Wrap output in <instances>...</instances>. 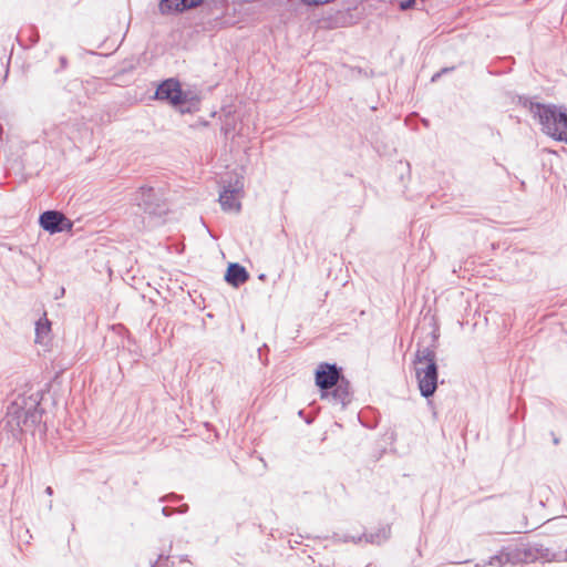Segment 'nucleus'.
<instances>
[{
  "label": "nucleus",
  "instance_id": "nucleus-1",
  "mask_svg": "<svg viewBox=\"0 0 567 567\" xmlns=\"http://www.w3.org/2000/svg\"><path fill=\"white\" fill-rule=\"evenodd\" d=\"M42 412L38 393L29 396L19 395L8 406L6 425L13 432L33 431L41 423Z\"/></svg>",
  "mask_w": 567,
  "mask_h": 567
},
{
  "label": "nucleus",
  "instance_id": "nucleus-2",
  "mask_svg": "<svg viewBox=\"0 0 567 567\" xmlns=\"http://www.w3.org/2000/svg\"><path fill=\"white\" fill-rule=\"evenodd\" d=\"M528 110L538 123L542 131L550 137L558 141H565L567 137V110L561 106L528 103Z\"/></svg>",
  "mask_w": 567,
  "mask_h": 567
},
{
  "label": "nucleus",
  "instance_id": "nucleus-3",
  "mask_svg": "<svg viewBox=\"0 0 567 567\" xmlns=\"http://www.w3.org/2000/svg\"><path fill=\"white\" fill-rule=\"evenodd\" d=\"M532 557L533 555L530 553V549L518 547H503L496 555L489 557L488 560H484L482 564H476L475 567H504L506 565H517L519 563L527 561Z\"/></svg>",
  "mask_w": 567,
  "mask_h": 567
},
{
  "label": "nucleus",
  "instance_id": "nucleus-4",
  "mask_svg": "<svg viewBox=\"0 0 567 567\" xmlns=\"http://www.w3.org/2000/svg\"><path fill=\"white\" fill-rule=\"evenodd\" d=\"M135 202L146 214L162 216L168 210L163 197L153 187H141Z\"/></svg>",
  "mask_w": 567,
  "mask_h": 567
},
{
  "label": "nucleus",
  "instance_id": "nucleus-5",
  "mask_svg": "<svg viewBox=\"0 0 567 567\" xmlns=\"http://www.w3.org/2000/svg\"><path fill=\"white\" fill-rule=\"evenodd\" d=\"M244 190V182L243 178L236 176L235 181L229 179L227 185H224L223 190L219 194V203L224 210L226 212H239L241 208V204L239 198Z\"/></svg>",
  "mask_w": 567,
  "mask_h": 567
},
{
  "label": "nucleus",
  "instance_id": "nucleus-6",
  "mask_svg": "<svg viewBox=\"0 0 567 567\" xmlns=\"http://www.w3.org/2000/svg\"><path fill=\"white\" fill-rule=\"evenodd\" d=\"M155 99L166 101L174 106H179L187 101V93L182 90L178 80L171 78L157 86Z\"/></svg>",
  "mask_w": 567,
  "mask_h": 567
},
{
  "label": "nucleus",
  "instance_id": "nucleus-7",
  "mask_svg": "<svg viewBox=\"0 0 567 567\" xmlns=\"http://www.w3.org/2000/svg\"><path fill=\"white\" fill-rule=\"evenodd\" d=\"M40 226L50 234L70 231L73 223L59 210H45L39 217Z\"/></svg>",
  "mask_w": 567,
  "mask_h": 567
},
{
  "label": "nucleus",
  "instance_id": "nucleus-8",
  "mask_svg": "<svg viewBox=\"0 0 567 567\" xmlns=\"http://www.w3.org/2000/svg\"><path fill=\"white\" fill-rule=\"evenodd\" d=\"M343 378L337 364L320 363L316 370V384L321 393L331 390Z\"/></svg>",
  "mask_w": 567,
  "mask_h": 567
},
{
  "label": "nucleus",
  "instance_id": "nucleus-9",
  "mask_svg": "<svg viewBox=\"0 0 567 567\" xmlns=\"http://www.w3.org/2000/svg\"><path fill=\"white\" fill-rule=\"evenodd\" d=\"M415 377L421 395L426 399L432 396L437 388L439 373L436 362L426 363L425 370L421 369Z\"/></svg>",
  "mask_w": 567,
  "mask_h": 567
},
{
  "label": "nucleus",
  "instance_id": "nucleus-10",
  "mask_svg": "<svg viewBox=\"0 0 567 567\" xmlns=\"http://www.w3.org/2000/svg\"><path fill=\"white\" fill-rule=\"evenodd\" d=\"M321 399H328L333 404L347 406L352 400L350 382L343 378L331 390L321 393Z\"/></svg>",
  "mask_w": 567,
  "mask_h": 567
},
{
  "label": "nucleus",
  "instance_id": "nucleus-11",
  "mask_svg": "<svg viewBox=\"0 0 567 567\" xmlns=\"http://www.w3.org/2000/svg\"><path fill=\"white\" fill-rule=\"evenodd\" d=\"M204 0H161L158 9L162 14L184 12L198 7Z\"/></svg>",
  "mask_w": 567,
  "mask_h": 567
},
{
  "label": "nucleus",
  "instance_id": "nucleus-12",
  "mask_svg": "<svg viewBox=\"0 0 567 567\" xmlns=\"http://www.w3.org/2000/svg\"><path fill=\"white\" fill-rule=\"evenodd\" d=\"M249 279V274L245 267L234 262L229 264L225 274V280L233 287H239Z\"/></svg>",
  "mask_w": 567,
  "mask_h": 567
},
{
  "label": "nucleus",
  "instance_id": "nucleus-13",
  "mask_svg": "<svg viewBox=\"0 0 567 567\" xmlns=\"http://www.w3.org/2000/svg\"><path fill=\"white\" fill-rule=\"evenodd\" d=\"M435 346L417 348L414 358V370L415 374L421 371V369L425 370L426 363L436 362V353Z\"/></svg>",
  "mask_w": 567,
  "mask_h": 567
},
{
  "label": "nucleus",
  "instance_id": "nucleus-14",
  "mask_svg": "<svg viewBox=\"0 0 567 567\" xmlns=\"http://www.w3.org/2000/svg\"><path fill=\"white\" fill-rule=\"evenodd\" d=\"M50 331L51 322L44 313L43 317L35 322V341L42 342L49 336Z\"/></svg>",
  "mask_w": 567,
  "mask_h": 567
},
{
  "label": "nucleus",
  "instance_id": "nucleus-15",
  "mask_svg": "<svg viewBox=\"0 0 567 567\" xmlns=\"http://www.w3.org/2000/svg\"><path fill=\"white\" fill-rule=\"evenodd\" d=\"M153 567H171V561L168 556L159 555Z\"/></svg>",
  "mask_w": 567,
  "mask_h": 567
},
{
  "label": "nucleus",
  "instance_id": "nucleus-16",
  "mask_svg": "<svg viewBox=\"0 0 567 567\" xmlns=\"http://www.w3.org/2000/svg\"><path fill=\"white\" fill-rule=\"evenodd\" d=\"M182 499V496L175 494V493H171L168 495H165L163 497L159 498V502L162 503H165V502H178Z\"/></svg>",
  "mask_w": 567,
  "mask_h": 567
},
{
  "label": "nucleus",
  "instance_id": "nucleus-17",
  "mask_svg": "<svg viewBox=\"0 0 567 567\" xmlns=\"http://www.w3.org/2000/svg\"><path fill=\"white\" fill-rule=\"evenodd\" d=\"M414 3H415V0H404V1L400 2L399 7L402 11H406V10L413 8Z\"/></svg>",
  "mask_w": 567,
  "mask_h": 567
},
{
  "label": "nucleus",
  "instance_id": "nucleus-18",
  "mask_svg": "<svg viewBox=\"0 0 567 567\" xmlns=\"http://www.w3.org/2000/svg\"><path fill=\"white\" fill-rule=\"evenodd\" d=\"M175 513V509L168 506H165L162 508V514L166 517L173 515Z\"/></svg>",
  "mask_w": 567,
  "mask_h": 567
},
{
  "label": "nucleus",
  "instance_id": "nucleus-19",
  "mask_svg": "<svg viewBox=\"0 0 567 567\" xmlns=\"http://www.w3.org/2000/svg\"><path fill=\"white\" fill-rule=\"evenodd\" d=\"M175 513L184 514L188 511V505L183 504L178 508H174Z\"/></svg>",
  "mask_w": 567,
  "mask_h": 567
},
{
  "label": "nucleus",
  "instance_id": "nucleus-20",
  "mask_svg": "<svg viewBox=\"0 0 567 567\" xmlns=\"http://www.w3.org/2000/svg\"><path fill=\"white\" fill-rule=\"evenodd\" d=\"M60 63H61V68L62 69H65L66 68V64H68V60L65 56H61L60 58Z\"/></svg>",
  "mask_w": 567,
  "mask_h": 567
},
{
  "label": "nucleus",
  "instance_id": "nucleus-21",
  "mask_svg": "<svg viewBox=\"0 0 567 567\" xmlns=\"http://www.w3.org/2000/svg\"><path fill=\"white\" fill-rule=\"evenodd\" d=\"M449 71H450V69H447V68L443 69L441 72L433 75L432 81H435L441 75V73H445Z\"/></svg>",
  "mask_w": 567,
  "mask_h": 567
},
{
  "label": "nucleus",
  "instance_id": "nucleus-22",
  "mask_svg": "<svg viewBox=\"0 0 567 567\" xmlns=\"http://www.w3.org/2000/svg\"><path fill=\"white\" fill-rule=\"evenodd\" d=\"M45 494L49 495V496L53 495V488L51 486H48L45 488Z\"/></svg>",
  "mask_w": 567,
  "mask_h": 567
},
{
  "label": "nucleus",
  "instance_id": "nucleus-23",
  "mask_svg": "<svg viewBox=\"0 0 567 567\" xmlns=\"http://www.w3.org/2000/svg\"><path fill=\"white\" fill-rule=\"evenodd\" d=\"M551 435L554 444L557 445L559 443V439L554 433H551Z\"/></svg>",
  "mask_w": 567,
  "mask_h": 567
},
{
  "label": "nucleus",
  "instance_id": "nucleus-24",
  "mask_svg": "<svg viewBox=\"0 0 567 567\" xmlns=\"http://www.w3.org/2000/svg\"><path fill=\"white\" fill-rule=\"evenodd\" d=\"M64 293V289L62 288L61 291H59V295Z\"/></svg>",
  "mask_w": 567,
  "mask_h": 567
},
{
  "label": "nucleus",
  "instance_id": "nucleus-25",
  "mask_svg": "<svg viewBox=\"0 0 567 567\" xmlns=\"http://www.w3.org/2000/svg\"><path fill=\"white\" fill-rule=\"evenodd\" d=\"M64 293V289L62 288L61 291H59V295Z\"/></svg>",
  "mask_w": 567,
  "mask_h": 567
},
{
  "label": "nucleus",
  "instance_id": "nucleus-26",
  "mask_svg": "<svg viewBox=\"0 0 567 567\" xmlns=\"http://www.w3.org/2000/svg\"><path fill=\"white\" fill-rule=\"evenodd\" d=\"M565 142L567 143V137L565 138Z\"/></svg>",
  "mask_w": 567,
  "mask_h": 567
}]
</instances>
